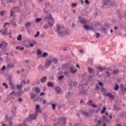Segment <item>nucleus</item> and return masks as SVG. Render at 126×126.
<instances>
[{
	"instance_id": "nucleus-44",
	"label": "nucleus",
	"mask_w": 126,
	"mask_h": 126,
	"mask_svg": "<svg viewBox=\"0 0 126 126\" xmlns=\"http://www.w3.org/2000/svg\"><path fill=\"white\" fill-rule=\"evenodd\" d=\"M52 107L53 110H56V107H57V105H56V103H53L52 104Z\"/></svg>"
},
{
	"instance_id": "nucleus-64",
	"label": "nucleus",
	"mask_w": 126,
	"mask_h": 126,
	"mask_svg": "<svg viewBox=\"0 0 126 126\" xmlns=\"http://www.w3.org/2000/svg\"><path fill=\"white\" fill-rule=\"evenodd\" d=\"M40 96H43L44 95H45V94L43 93V92H41L40 94Z\"/></svg>"
},
{
	"instance_id": "nucleus-7",
	"label": "nucleus",
	"mask_w": 126,
	"mask_h": 126,
	"mask_svg": "<svg viewBox=\"0 0 126 126\" xmlns=\"http://www.w3.org/2000/svg\"><path fill=\"white\" fill-rule=\"evenodd\" d=\"M11 113L13 117H15V115L16 114V107L15 106H13L11 108Z\"/></svg>"
},
{
	"instance_id": "nucleus-41",
	"label": "nucleus",
	"mask_w": 126,
	"mask_h": 126,
	"mask_svg": "<svg viewBox=\"0 0 126 126\" xmlns=\"http://www.w3.org/2000/svg\"><path fill=\"white\" fill-rule=\"evenodd\" d=\"M30 26H31V23H30V22H28V23L26 24V28H28V27H30Z\"/></svg>"
},
{
	"instance_id": "nucleus-53",
	"label": "nucleus",
	"mask_w": 126,
	"mask_h": 126,
	"mask_svg": "<svg viewBox=\"0 0 126 126\" xmlns=\"http://www.w3.org/2000/svg\"><path fill=\"white\" fill-rule=\"evenodd\" d=\"M39 35H40V32H37L36 34L34 35V37L36 38V37H38Z\"/></svg>"
},
{
	"instance_id": "nucleus-3",
	"label": "nucleus",
	"mask_w": 126,
	"mask_h": 126,
	"mask_svg": "<svg viewBox=\"0 0 126 126\" xmlns=\"http://www.w3.org/2000/svg\"><path fill=\"white\" fill-rule=\"evenodd\" d=\"M30 98L33 102H36L37 101H38V98L36 97V94H34L33 93H32L30 94Z\"/></svg>"
},
{
	"instance_id": "nucleus-51",
	"label": "nucleus",
	"mask_w": 126,
	"mask_h": 126,
	"mask_svg": "<svg viewBox=\"0 0 126 126\" xmlns=\"http://www.w3.org/2000/svg\"><path fill=\"white\" fill-rule=\"evenodd\" d=\"M119 73V71L118 70H114L113 71V74H118Z\"/></svg>"
},
{
	"instance_id": "nucleus-14",
	"label": "nucleus",
	"mask_w": 126,
	"mask_h": 126,
	"mask_svg": "<svg viewBox=\"0 0 126 126\" xmlns=\"http://www.w3.org/2000/svg\"><path fill=\"white\" fill-rule=\"evenodd\" d=\"M12 118H10V119L8 118V116L7 115L5 116V120L6 121H8L9 124H10V126H12V122L10 121V120H12Z\"/></svg>"
},
{
	"instance_id": "nucleus-39",
	"label": "nucleus",
	"mask_w": 126,
	"mask_h": 126,
	"mask_svg": "<svg viewBox=\"0 0 126 126\" xmlns=\"http://www.w3.org/2000/svg\"><path fill=\"white\" fill-rule=\"evenodd\" d=\"M21 84L23 86V85H26L27 83L24 80H22L21 82Z\"/></svg>"
},
{
	"instance_id": "nucleus-9",
	"label": "nucleus",
	"mask_w": 126,
	"mask_h": 126,
	"mask_svg": "<svg viewBox=\"0 0 126 126\" xmlns=\"http://www.w3.org/2000/svg\"><path fill=\"white\" fill-rule=\"evenodd\" d=\"M35 113H37V114H38V113H40V112H41V108H40V105L37 104L35 106Z\"/></svg>"
},
{
	"instance_id": "nucleus-52",
	"label": "nucleus",
	"mask_w": 126,
	"mask_h": 126,
	"mask_svg": "<svg viewBox=\"0 0 126 126\" xmlns=\"http://www.w3.org/2000/svg\"><path fill=\"white\" fill-rule=\"evenodd\" d=\"M98 69H100L101 71L104 70L105 69V68H103L102 66H99L97 67Z\"/></svg>"
},
{
	"instance_id": "nucleus-32",
	"label": "nucleus",
	"mask_w": 126,
	"mask_h": 126,
	"mask_svg": "<svg viewBox=\"0 0 126 126\" xmlns=\"http://www.w3.org/2000/svg\"><path fill=\"white\" fill-rule=\"evenodd\" d=\"M5 1L7 3L11 2L12 3H14L15 2V0H5Z\"/></svg>"
},
{
	"instance_id": "nucleus-62",
	"label": "nucleus",
	"mask_w": 126,
	"mask_h": 126,
	"mask_svg": "<svg viewBox=\"0 0 126 126\" xmlns=\"http://www.w3.org/2000/svg\"><path fill=\"white\" fill-rule=\"evenodd\" d=\"M80 104H84V100L81 99V100L80 101Z\"/></svg>"
},
{
	"instance_id": "nucleus-33",
	"label": "nucleus",
	"mask_w": 126,
	"mask_h": 126,
	"mask_svg": "<svg viewBox=\"0 0 126 126\" xmlns=\"http://www.w3.org/2000/svg\"><path fill=\"white\" fill-rule=\"evenodd\" d=\"M7 67L8 68H13V64H12V63H9L7 64Z\"/></svg>"
},
{
	"instance_id": "nucleus-13",
	"label": "nucleus",
	"mask_w": 126,
	"mask_h": 126,
	"mask_svg": "<svg viewBox=\"0 0 126 126\" xmlns=\"http://www.w3.org/2000/svg\"><path fill=\"white\" fill-rule=\"evenodd\" d=\"M69 70L71 72V73H72V74H74L77 71V69H73V66H70L69 68Z\"/></svg>"
},
{
	"instance_id": "nucleus-59",
	"label": "nucleus",
	"mask_w": 126,
	"mask_h": 126,
	"mask_svg": "<svg viewBox=\"0 0 126 126\" xmlns=\"http://www.w3.org/2000/svg\"><path fill=\"white\" fill-rule=\"evenodd\" d=\"M5 68H6L5 66V65H3V66L2 67V68H1V70H2V71L5 70Z\"/></svg>"
},
{
	"instance_id": "nucleus-47",
	"label": "nucleus",
	"mask_w": 126,
	"mask_h": 126,
	"mask_svg": "<svg viewBox=\"0 0 126 126\" xmlns=\"http://www.w3.org/2000/svg\"><path fill=\"white\" fill-rule=\"evenodd\" d=\"M19 6L20 7H22V6H23V5L22 4V1L21 0H19Z\"/></svg>"
},
{
	"instance_id": "nucleus-57",
	"label": "nucleus",
	"mask_w": 126,
	"mask_h": 126,
	"mask_svg": "<svg viewBox=\"0 0 126 126\" xmlns=\"http://www.w3.org/2000/svg\"><path fill=\"white\" fill-rule=\"evenodd\" d=\"M63 74H64V75L67 76L69 74V72L68 71H65L63 72Z\"/></svg>"
},
{
	"instance_id": "nucleus-8",
	"label": "nucleus",
	"mask_w": 126,
	"mask_h": 126,
	"mask_svg": "<svg viewBox=\"0 0 126 126\" xmlns=\"http://www.w3.org/2000/svg\"><path fill=\"white\" fill-rule=\"evenodd\" d=\"M100 121H101L102 123H109L110 122L105 115H103V117L101 118Z\"/></svg>"
},
{
	"instance_id": "nucleus-1",
	"label": "nucleus",
	"mask_w": 126,
	"mask_h": 126,
	"mask_svg": "<svg viewBox=\"0 0 126 126\" xmlns=\"http://www.w3.org/2000/svg\"><path fill=\"white\" fill-rule=\"evenodd\" d=\"M56 32L60 37L63 36H66V35H69V31L67 30L64 29V26L63 25L57 24L56 25Z\"/></svg>"
},
{
	"instance_id": "nucleus-27",
	"label": "nucleus",
	"mask_w": 126,
	"mask_h": 126,
	"mask_svg": "<svg viewBox=\"0 0 126 126\" xmlns=\"http://www.w3.org/2000/svg\"><path fill=\"white\" fill-rule=\"evenodd\" d=\"M82 114L86 117H88V116H89V113L87 112L86 111H82Z\"/></svg>"
},
{
	"instance_id": "nucleus-5",
	"label": "nucleus",
	"mask_w": 126,
	"mask_h": 126,
	"mask_svg": "<svg viewBox=\"0 0 126 126\" xmlns=\"http://www.w3.org/2000/svg\"><path fill=\"white\" fill-rule=\"evenodd\" d=\"M61 126H65V124H66V119L62 118L60 119V122L59 123Z\"/></svg>"
},
{
	"instance_id": "nucleus-61",
	"label": "nucleus",
	"mask_w": 126,
	"mask_h": 126,
	"mask_svg": "<svg viewBox=\"0 0 126 126\" xmlns=\"http://www.w3.org/2000/svg\"><path fill=\"white\" fill-rule=\"evenodd\" d=\"M95 35H96V38H97V39H98V38H99V37H100V34H99V33H95Z\"/></svg>"
},
{
	"instance_id": "nucleus-56",
	"label": "nucleus",
	"mask_w": 126,
	"mask_h": 126,
	"mask_svg": "<svg viewBox=\"0 0 126 126\" xmlns=\"http://www.w3.org/2000/svg\"><path fill=\"white\" fill-rule=\"evenodd\" d=\"M85 3H86L87 4H90V2L89 0H85Z\"/></svg>"
},
{
	"instance_id": "nucleus-42",
	"label": "nucleus",
	"mask_w": 126,
	"mask_h": 126,
	"mask_svg": "<svg viewBox=\"0 0 126 126\" xmlns=\"http://www.w3.org/2000/svg\"><path fill=\"white\" fill-rule=\"evenodd\" d=\"M106 112V107H103V108L102 109V111H101V114H104Z\"/></svg>"
},
{
	"instance_id": "nucleus-31",
	"label": "nucleus",
	"mask_w": 126,
	"mask_h": 126,
	"mask_svg": "<svg viewBox=\"0 0 126 126\" xmlns=\"http://www.w3.org/2000/svg\"><path fill=\"white\" fill-rule=\"evenodd\" d=\"M42 21V18H37L35 19V22L37 23H39V22H41Z\"/></svg>"
},
{
	"instance_id": "nucleus-11",
	"label": "nucleus",
	"mask_w": 126,
	"mask_h": 126,
	"mask_svg": "<svg viewBox=\"0 0 126 126\" xmlns=\"http://www.w3.org/2000/svg\"><path fill=\"white\" fill-rule=\"evenodd\" d=\"M52 60H48L45 63V67H49L51 64H52Z\"/></svg>"
},
{
	"instance_id": "nucleus-28",
	"label": "nucleus",
	"mask_w": 126,
	"mask_h": 126,
	"mask_svg": "<svg viewBox=\"0 0 126 126\" xmlns=\"http://www.w3.org/2000/svg\"><path fill=\"white\" fill-rule=\"evenodd\" d=\"M100 31H102L103 33H105L107 35V32L106 31V28L102 27L100 29Z\"/></svg>"
},
{
	"instance_id": "nucleus-54",
	"label": "nucleus",
	"mask_w": 126,
	"mask_h": 126,
	"mask_svg": "<svg viewBox=\"0 0 126 126\" xmlns=\"http://www.w3.org/2000/svg\"><path fill=\"white\" fill-rule=\"evenodd\" d=\"M72 7H75V6H77V3H72Z\"/></svg>"
},
{
	"instance_id": "nucleus-43",
	"label": "nucleus",
	"mask_w": 126,
	"mask_h": 126,
	"mask_svg": "<svg viewBox=\"0 0 126 126\" xmlns=\"http://www.w3.org/2000/svg\"><path fill=\"white\" fill-rule=\"evenodd\" d=\"M83 27L86 29V30H89V26H87V25H85L84 26H83Z\"/></svg>"
},
{
	"instance_id": "nucleus-18",
	"label": "nucleus",
	"mask_w": 126,
	"mask_h": 126,
	"mask_svg": "<svg viewBox=\"0 0 126 126\" xmlns=\"http://www.w3.org/2000/svg\"><path fill=\"white\" fill-rule=\"evenodd\" d=\"M46 81H47V76L43 77L42 78H41L40 80L41 83H45Z\"/></svg>"
},
{
	"instance_id": "nucleus-25",
	"label": "nucleus",
	"mask_w": 126,
	"mask_h": 126,
	"mask_svg": "<svg viewBox=\"0 0 126 126\" xmlns=\"http://www.w3.org/2000/svg\"><path fill=\"white\" fill-rule=\"evenodd\" d=\"M88 71L89 72V73H93V72H94V69L89 67H88Z\"/></svg>"
},
{
	"instance_id": "nucleus-34",
	"label": "nucleus",
	"mask_w": 126,
	"mask_h": 126,
	"mask_svg": "<svg viewBox=\"0 0 126 126\" xmlns=\"http://www.w3.org/2000/svg\"><path fill=\"white\" fill-rule=\"evenodd\" d=\"M35 92H36L37 94H39V93H40V89L38 87H35Z\"/></svg>"
},
{
	"instance_id": "nucleus-49",
	"label": "nucleus",
	"mask_w": 126,
	"mask_h": 126,
	"mask_svg": "<svg viewBox=\"0 0 126 126\" xmlns=\"http://www.w3.org/2000/svg\"><path fill=\"white\" fill-rule=\"evenodd\" d=\"M2 85H3V86H4L5 87V88L7 89L8 88V86H7V84H6V83H3Z\"/></svg>"
},
{
	"instance_id": "nucleus-6",
	"label": "nucleus",
	"mask_w": 126,
	"mask_h": 126,
	"mask_svg": "<svg viewBox=\"0 0 126 126\" xmlns=\"http://www.w3.org/2000/svg\"><path fill=\"white\" fill-rule=\"evenodd\" d=\"M54 90L57 94H60L62 93V88H61V87L59 86H56L54 87Z\"/></svg>"
},
{
	"instance_id": "nucleus-36",
	"label": "nucleus",
	"mask_w": 126,
	"mask_h": 126,
	"mask_svg": "<svg viewBox=\"0 0 126 126\" xmlns=\"http://www.w3.org/2000/svg\"><path fill=\"white\" fill-rule=\"evenodd\" d=\"M48 53H47V52H44V53L42 54V58H46V57H48Z\"/></svg>"
},
{
	"instance_id": "nucleus-24",
	"label": "nucleus",
	"mask_w": 126,
	"mask_h": 126,
	"mask_svg": "<svg viewBox=\"0 0 126 126\" xmlns=\"http://www.w3.org/2000/svg\"><path fill=\"white\" fill-rule=\"evenodd\" d=\"M47 86H48V87H54V83L51 82H48L47 84Z\"/></svg>"
},
{
	"instance_id": "nucleus-2",
	"label": "nucleus",
	"mask_w": 126,
	"mask_h": 126,
	"mask_svg": "<svg viewBox=\"0 0 126 126\" xmlns=\"http://www.w3.org/2000/svg\"><path fill=\"white\" fill-rule=\"evenodd\" d=\"M17 94L16 92H12L6 97V100H7L8 101H12V100H14V99H15V97H16Z\"/></svg>"
},
{
	"instance_id": "nucleus-19",
	"label": "nucleus",
	"mask_w": 126,
	"mask_h": 126,
	"mask_svg": "<svg viewBox=\"0 0 126 126\" xmlns=\"http://www.w3.org/2000/svg\"><path fill=\"white\" fill-rule=\"evenodd\" d=\"M79 22L83 24H86L87 23V20L85 19H80Z\"/></svg>"
},
{
	"instance_id": "nucleus-30",
	"label": "nucleus",
	"mask_w": 126,
	"mask_h": 126,
	"mask_svg": "<svg viewBox=\"0 0 126 126\" xmlns=\"http://www.w3.org/2000/svg\"><path fill=\"white\" fill-rule=\"evenodd\" d=\"M6 13V11H0V15H1V16H3L4 15H5Z\"/></svg>"
},
{
	"instance_id": "nucleus-55",
	"label": "nucleus",
	"mask_w": 126,
	"mask_h": 126,
	"mask_svg": "<svg viewBox=\"0 0 126 126\" xmlns=\"http://www.w3.org/2000/svg\"><path fill=\"white\" fill-rule=\"evenodd\" d=\"M43 27L44 29H47V28H49V26L48 25H44Z\"/></svg>"
},
{
	"instance_id": "nucleus-58",
	"label": "nucleus",
	"mask_w": 126,
	"mask_h": 126,
	"mask_svg": "<svg viewBox=\"0 0 126 126\" xmlns=\"http://www.w3.org/2000/svg\"><path fill=\"white\" fill-rule=\"evenodd\" d=\"M41 54H42V52L40 50H38L37 52V55H41Z\"/></svg>"
},
{
	"instance_id": "nucleus-15",
	"label": "nucleus",
	"mask_w": 126,
	"mask_h": 126,
	"mask_svg": "<svg viewBox=\"0 0 126 126\" xmlns=\"http://www.w3.org/2000/svg\"><path fill=\"white\" fill-rule=\"evenodd\" d=\"M7 46V43L5 42H2L0 44V48H5Z\"/></svg>"
},
{
	"instance_id": "nucleus-12",
	"label": "nucleus",
	"mask_w": 126,
	"mask_h": 126,
	"mask_svg": "<svg viewBox=\"0 0 126 126\" xmlns=\"http://www.w3.org/2000/svg\"><path fill=\"white\" fill-rule=\"evenodd\" d=\"M105 96H107L109 98H110L111 100H114V99H115L114 95L110 93H106Z\"/></svg>"
},
{
	"instance_id": "nucleus-50",
	"label": "nucleus",
	"mask_w": 126,
	"mask_h": 126,
	"mask_svg": "<svg viewBox=\"0 0 126 126\" xmlns=\"http://www.w3.org/2000/svg\"><path fill=\"white\" fill-rule=\"evenodd\" d=\"M89 29H90V30L93 31V30H94V27L93 26H89Z\"/></svg>"
},
{
	"instance_id": "nucleus-22",
	"label": "nucleus",
	"mask_w": 126,
	"mask_h": 126,
	"mask_svg": "<svg viewBox=\"0 0 126 126\" xmlns=\"http://www.w3.org/2000/svg\"><path fill=\"white\" fill-rule=\"evenodd\" d=\"M94 122H95V123H97V124L99 126H100L101 125V124H102V121H101V119L100 120L98 121V119H95Z\"/></svg>"
},
{
	"instance_id": "nucleus-26",
	"label": "nucleus",
	"mask_w": 126,
	"mask_h": 126,
	"mask_svg": "<svg viewBox=\"0 0 126 126\" xmlns=\"http://www.w3.org/2000/svg\"><path fill=\"white\" fill-rule=\"evenodd\" d=\"M69 67V64L68 63H65L63 65V68H65V69H67Z\"/></svg>"
},
{
	"instance_id": "nucleus-16",
	"label": "nucleus",
	"mask_w": 126,
	"mask_h": 126,
	"mask_svg": "<svg viewBox=\"0 0 126 126\" xmlns=\"http://www.w3.org/2000/svg\"><path fill=\"white\" fill-rule=\"evenodd\" d=\"M52 63H54L55 64H57L59 63V59L56 58L52 59L51 60Z\"/></svg>"
},
{
	"instance_id": "nucleus-4",
	"label": "nucleus",
	"mask_w": 126,
	"mask_h": 126,
	"mask_svg": "<svg viewBox=\"0 0 126 126\" xmlns=\"http://www.w3.org/2000/svg\"><path fill=\"white\" fill-rule=\"evenodd\" d=\"M37 116H38L37 113H34L32 114H31L28 120V121H29V120H35V119L37 118Z\"/></svg>"
},
{
	"instance_id": "nucleus-46",
	"label": "nucleus",
	"mask_w": 126,
	"mask_h": 126,
	"mask_svg": "<svg viewBox=\"0 0 126 126\" xmlns=\"http://www.w3.org/2000/svg\"><path fill=\"white\" fill-rule=\"evenodd\" d=\"M22 86H23L21 84H20V85H17V88H18V89H21V88H22Z\"/></svg>"
},
{
	"instance_id": "nucleus-63",
	"label": "nucleus",
	"mask_w": 126,
	"mask_h": 126,
	"mask_svg": "<svg viewBox=\"0 0 126 126\" xmlns=\"http://www.w3.org/2000/svg\"><path fill=\"white\" fill-rule=\"evenodd\" d=\"M30 47H31V48H32V47H34V44H33L32 43H30L29 44Z\"/></svg>"
},
{
	"instance_id": "nucleus-35",
	"label": "nucleus",
	"mask_w": 126,
	"mask_h": 126,
	"mask_svg": "<svg viewBox=\"0 0 126 126\" xmlns=\"http://www.w3.org/2000/svg\"><path fill=\"white\" fill-rule=\"evenodd\" d=\"M106 77H110V76H111V75H112V74L111 73H110V72L109 71H106Z\"/></svg>"
},
{
	"instance_id": "nucleus-38",
	"label": "nucleus",
	"mask_w": 126,
	"mask_h": 126,
	"mask_svg": "<svg viewBox=\"0 0 126 126\" xmlns=\"http://www.w3.org/2000/svg\"><path fill=\"white\" fill-rule=\"evenodd\" d=\"M22 35L21 34H20L18 36L17 40L18 41H21L22 40Z\"/></svg>"
},
{
	"instance_id": "nucleus-60",
	"label": "nucleus",
	"mask_w": 126,
	"mask_h": 126,
	"mask_svg": "<svg viewBox=\"0 0 126 126\" xmlns=\"http://www.w3.org/2000/svg\"><path fill=\"white\" fill-rule=\"evenodd\" d=\"M39 69H41L42 70H44V69H45L44 68V67H43V66H42L41 65H40L39 66Z\"/></svg>"
},
{
	"instance_id": "nucleus-48",
	"label": "nucleus",
	"mask_w": 126,
	"mask_h": 126,
	"mask_svg": "<svg viewBox=\"0 0 126 126\" xmlns=\"http://www.w3.org/2000/svg\"><path fill=\"white\" fill-rule=\"evenodd\" d=\"M114 90H115L116 91H117V90H119V85H115L114 88Z\"/></svg>"
},
{
	"instance_id": "nucleus-23",
	"label": "nucleus",
	"mask_w": 126,
	"mask_h": 126,
	"mask_svg": "<svg viewBox=\"0 0 126 126\" xmlns=\"http://www.w3.org/2000/svg\"><path fill=\"white\" fill-rule=\"evenodd\" d=\"M52 18V15H51V14H50L49 16H46L44 18L45 20H46V21L49 22V21L50 20V19H51V18Z\"/></svg>"
},
{
	"instance_id": "nucleus-29",
	"label": "nucleus",
	"mask_w": 126,
	"mask_h": 126,
	"mask_svg": "<svg viewBox=\"0 0 126 126\" xmlns=\"http://www.w3.org/2000/svg\"><path fill=\"white\" fill-rule=\"evenodd\" d=\"M9 86H10L11 89H14V85L11 82V81H9Z\"/></svg>"
},
{
	"instance_id": "nucleus-45",
	"label": "nucleus",
	"mask_w": 126,
	"mask_h": 126,
	"mask_svg": "<svg viewBox=\"0 0 126 126\" xmlns=\"http://www.w3.org/2000/svg\"><path fill=\"white\" fill-rule=\"evenodd\" d=\"M48 24L49 25L50 27H54V25L53 24V23H52L51 22L48 21Z\"/></svg>"
},
{
	"instance_id": "nucleus-20",
	"label": "nucleus",
	"mask_w": 126,
	"mask_h": 126,
	"mask_svg": "<svg viewBox=\"0 0 126 126\" xmlns=\"http://www.w3.org/2000/svg\"><path fill=\"white\" fill-rule=\"evenodd\" d=\"M77 83L75 82L71 81L69 82V85L70 86H76Z\"/></svg>"
},
{
	"instance_id": "nucleus-40",
	"label": "nucleus",
	"mask_w": 126,
	"mask_h": 126,
	"mask_svg": "<svg viewBox=\"0 0 126 126\" xmlns=\"http://www.w3.org/2000/svg\"><path fill=\"white\" fill-rule=\"evenodd\" d=\"M92 103H93V101L92 100H90L87 104L88 106H92V105L93 104H92Z\"/></svg>"
},
{
	"instance_id": "nucleus-37",
	"label": "nucleus",
	"mask_w": 126,
	"mask_h": 126,
	"mask_svg": "<svg viewBox=\"0 0 126 126\" xmlns=\"http://www.w3.org/2000/svg\"><path fill=\"white\" fill-rule=\"evenodd\" d=\"M64 77V76L63 75H61L60 76H59L58 77V79H59V80H60V81H61V80H63V78Z\"/></svg>"
},
{
	"instance_id": "nucleus-10",
	"label": "nucleus",
	"mask_w": 126,
	"mask_h": 126,
	"mask_svg": "<svg viewBox=\"0 0 126 126\" xmlns=\"http://www.w3.org/2000/svg\"><path fill=\"white\" fill-rule=\"evenodd\" d=\"M15 8H13L10 11V16L11 17H14V16H15V11H14V10H15Z\"/></svg>"
},
{
	"instance_id": "nucleus-21",
	"label": "nucleus",
	"mask_w": 126,
	"mask_h": 126,
	"mask_svg": "<svg viewBox=\"0 0 126 126\" xmlns=\"http://www.w3.org/2000/svg\"><path fill=\"white\" fill-rule=\"evenodd\" d=\"M13 8H15V10L14 11L16 13V12H19L20 11V8L18 6H16L13 7Z\"/></svg>"
},
{
	"instance_id": "nucleus-17",
	"label": "nucleus",
	"mask_w": 126,
	"mask_h": 126,
	"mask_svg": "<svg viewBox=\"0 0 126 126\" xmlns=\"http://www.w3.org/2000/svg\"><path fill=\"white\" fill-rule=\"evenodd\" d=\"M7 28H5L3 29L2 31L0 30V32L2 33L3 35H7Z\"/></svg>"
}]
</instances>
